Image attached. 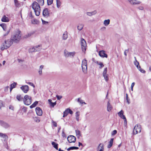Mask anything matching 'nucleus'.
Instances as JSON below:
<instances>
[{
	"label": "nucleus",
	"mask_w": 151,
	"mask_h": 151,
	"mask_svg": "<svg viewBox=\"0 0 151 151\" xmlns=\"http://www.w3.org/2000/svg\"><path fill=\"white\" fill-rule=\"evenodd\" d=\"M32 7L34 11L35 15L37 16H39L41 11L40 5L37 2L35 1L32 4Z\"/></svg>",
	"instance_id": "nucleus-1"
},
{
	"label": "nucleus",
	"mask_w": 151,
	"mask_h": 151,
	"mask_svg": "<svg viewBox=\"0 0 151 151\" xmlns=\"http://www.w3.org/2000/svg\"><path fill=\"white\" fill-rule=\"evenodd\" d=\"M21 37L20 32L17 30L15 32L13 35L11 37V39L13 42H18L20 40Z\"/></svg>",
	"instance_id": "nucleus-2"
},
{
	"label": "nucleus",
	"mask_w": 151,
	"mask_h": 151,
	"mask_svg": "<svg viewBox=\"0 0 151 151\" xmlns=\"http://www.w3.org/2000/svg\"><path fill=\"white\" fill-rule=\"evenodd\" d=\"M24 104L26 105H29L32 102V100L31 96L27 95H25L23 99Z\"/></svg>",
	"instance_id": "nucleus-3"
},
{
	"label": "nucleus",
	"mask_w": 151,
	"mask_h": 151,
	"mask_svg": "<svg viewBox=\"0 0 151 151\" xmlns=\"http://www.w3.org/2000/svg\"><path fill=\"white\" fill-rule=\"evenodd\" d=\"M81 67L83 72L84 74H86L87 73V61L86 59L82 60Z\"/></svg>",
	"instance_id": "nucleus-4"
},
{
	"label": "nucleus",
	"mask_w": 151,
	"mask_h": 151,
	"mask_svg": "<svg viewBox=\"0 0 151 151\" xmlns=\"http://www.w3.org/2000/svg\"><path fill=\"white\" fill-rule=\"evenodd\" d=\"M141 130V126L138 124H136L134 126L133 130V134H136L139 133H140Z\"/></svg>",
	"instance_id": "nucleus-5"
},
{
	"label": "nucleus",
	"mask_w": 151,
	"mask_h": 151,
	"mask_svg": "<svg viewBox=\"0 0 151 151\" xmlns=\"http://www.w3.org/2000/svg\"><path fill=\"white\" fill-rule=\"evenodd\" d=\"M118 116L121 119H123L124 120V124L125 126L127 125V121L126 117L124 115V111L122 110H121L118 113Z\"/></svg>",
	"instance_id": "nucleus-6"
},
{
	"label": "nucleus",
	"mask_w": 151,
	"mask_h": 151,
	"mask_svg": "<svg viewBox=\"0 0 151 151\" xmlns=\"http://www.w3.org/2000/svg\"><path fill=\"white\" fill-rule=\"evenodd\" d=\"M75 54V52L74 51L72 52H69L66 50L64 51V55L66 58H72L74 56Z\"/></svg>",
	"instance_id": "nucleus-7"
},
{
	"label": "nucleus",
	"mask_w": 151,
	"mask_h": 151,
	"mask_svg": "<svg viewBox=\"0 0 151 151\" xmlns=\"http://www.w3.org/2000/svg\"><path fill=\"white\" fill-rule=\"evenodd\" d=\"M81 44L82 51L85 52L86 50L87 44L85 40L83 38L81 40Z\"/></svg>",
	"instance_id": "nucleus-8"
},
{
	"label": "nucleus",
	"mask_w": 151,
	"mask_h": 151,
	"mask_svg": "<svg viewBox=\"0 0 151 151\" xmlns=\"http://www.w3.org/2000/svg\"><path fill=\"white\" fill-rule=\"evenodd\" d=\"M127 1L132 5H139L141 3L140 1L137 0H127Z\"/></svg>",
	"instance_id": "nucleus-9"
},
{
	"label": "nucleus",
	"mask_w": 151,
	"mask_h": 151,
	"mask_svg": "<svg viewBox=\"0 0 151 151\" xmlns=\"http://www.w3.org/2000/svg\"><path fill=\"white\" fill-rule=\"evenodd\" d=\"M107 68H104L102 73L103 76L106 82H107L109 80L108 75L107 73Z\"/></svg>",
	"instance_id": "nucleus-10"
},
{
	"label": "nucleus",
	"mask_w": 151,
	"mask_h": 151,
	"mask_svg": "<svg viewBox=\"0 0 151 151\" xmlns=\"http://www.w3.org/2000/svg\"><path fill=\"white\" fill-rule=\"evenodd\" d=\"M76 137L73 135H70L67 138V140L69 143H74L76 141Z\"/></svg>",
	"instance_id": "nucleus-11"
},
{
	"label": "nucleus",
	"mask_w": 151,
	"mask_h": 151,
	"mask_svg": "<svg viewBox=\"0 0 151 151\" xmlns=\"http://www.w3.org/2000/svg\"><path fill=\"white\" fill-rule=\"evenodd\" d=\"M43 16L45 18H47L50 16V13L48 9L47 8L44 9L42 12Z\"/></svg>",
	"instance_id": "nucleus-12"
},
{
	"label": "nucleus",
	"mask_w": 151,
	"mask_h": 151,
	"mask_svg": "<svg viewBox=\"0 0 151 151\" xmlns=\"http://www.w3.org/2000/svg\"><path fill=\"white\" fill-rule=\"evenodd\" d=\"M4 41L8 48L12 45L13 42L11 38L7 40H5Z\"/></svg>",
	"instance_id": "nucleus-13"
},
{
	"label": "nucleus",
	"mask_w": 151,
	"mask_h": 151,
	"mask_svg": "<svg viewBox=\"0 0 151 151\" xmlns=\"http://www.w3.org/2000/svg\"><path fill=\"white\" fill-rule=\"evenodd\" d=\"M20 88L24 93H27L29 90V87L27 85L23 86L20 87Z\"/></svg>",
	"instance_id": "nucleus-14"
},
{
	"label": "nucleus",
	"mask_w": 151,
	"mask_h": 151,
	"mask_svg": "<svg viewBox=\"0 0 151 151\" xmlns=\"http://www.w3.org/2000/svg\"><path fill=\"white\" fill-rule=\"evenodd\" d=\"M0 124L1 126L5 128H7L10 126L9 124L2 120L0 121Z\"/></svg>",
	"instance_id": "nucleus-15"
},
{
	"label": "nucleus",
	"mask_w": 151,
	"mask_h": 151,
	"mask_svg": "<svg viewBox=\"0 0 151 151\" xmlns=\"http://www.w3.org/2000/svg\"><path fill=\"white\" fill-rule=\"evenodd\" d=\"M35 111L37 115L41 116L42 114V109L39 107H37L35 109Z\"/></svg>",
	"instance_id": "nucleus-16"
},
{
	"label": "nucleus",
	"mask_w": 151,
	"mask_h": 151,
	"mask_svg": "<svg viewBox=\"0 0 151 151\" xmlns=\"http://www.w3.org/2000/svg\"><path fill=\"white\" fill-rule=\"evenodd\" d=\"M99 55L102 58L105 57L107 58V55L105 53V51L104 50L100 51L99 52Z\"/></svg>",
	"instance_id": "nucleus-17"
},
{
	"label": "nucleus",
	"mask_w": 151,
	"mask_h": 151,
	"mask_svg": "<svg viewBox=\"0 0 151 151\" xmlns=\"http://www.w3.org/2000/svg\"><path fill=\"white\" fill-rule=\"evenodd\" d=\"M5 43H6L4 41L2 43L0 46V49L1 50H4L7 49L8 48Z\"/></svg>",
	"instance_id": "nucleus-18"
},
{
	"label": "nucleus",
	"mask_w": 151,
	"mask_h": 151,
	"mask_svg": "<svg viewBox=\"0 0 151 151\" xmlns=\"http://www.w3.org/2000/svg\"><path fill=\"white\" fill-rule=\"evenodd\" d=\"M97 151H103L104 150V145L103 144L100 143L98 145L97 148Z\"/></svg>",
	"instance_id": "nucleus-19"
},
{
	"label": "nucleus",
	"mask_w": 151,
	"mask_h": 151,
	"mask_svg": "<svg viewBox=\"0 0 151 151\" xmlns=\"http://www.w3.org/2000/svg\"><path fill=\"white\" fill-rule=\"evenodd\" d=\"M44 67V65H41L39 67V69H38V73L39 74V75L41 76L42 75V70L43 68Z\"/></svg>",
	"instance_id": "nucleus-20"
},
{
	"label": "nucleus",
	"mask_w": 151,
	"mask_h": 151,
	"mask_svg": "<svg viewBox=\"0 0 151 151\" xmlns=\"http://www.w3.org/2000/svg\"><path fill=\"white\" fill-rule=\"evenodd\" d=\"M9 18L6 17L5 15H4L1 19V21L4 22H9Z\"/></svg>",
	"instance_id": "nucleus-21"
},
{
	"label": "nucleus",
	"mask_w": 151,
	"mask_h": 151,
	"mask_svg": "<svg viewBox=\"0 0 151 151\" xmlns=\"http://www.w3.org/2000/svg\"><path fill=\"white\" fill-rule=\"evenodd\" d=\"M112 109V107L111 105L110 104L109 102V101L107 102V111L108 112H110L111 111Z\"/></svg>",
	"instance_id": "nucleus-22"
},
{
	"label": "nucleus",
	"mask_w": 151,
	"mask_h": 151,
	"mask_svg": "<svg viewBox=\"0 0 151 151\" xmlns=\"http://www.w3.org/2000/svg\"><path fill=\"white\" fill-rule=\"evenodd\" d=\"M68 37V33L67 31H65L63 35V40H66Z\"/></svg>",
	"instance_id": "nucleus-23"
},
{
	"label": "nucleus",
	"mask_w": 151,
	"mask_h": 151,
	"mask_svg": "<svg viewBox=\"0 0 151 151\" xmlns=\"http://www.w3.org/2000/svg\"><path fill=\"white\" fill-rule=\"evenodd\" d=\"M35 51H38L41 49V45H38L34 46Z\"/></svg>",
	"instance_id": "nucleus-24"
},
{
	"label": "nucleus",
	"mask_w": 151,
	"mask_h": 151,
	"mask_svg": "<svg viewBox=\"0 0 151 151\" xmlns=\"http://www.w3.org/2000/svg\"><path fill=\"white\" fill-rule=\"evenodd\" d=\"M97 13L96 11H94L91 12H87L86 14L88 16H91L95 15Z\"/></svg>",
	"instance_id": "nucleus-25"
},
{
	"label": "nucleus",
	"mask_w": 151,
	"mask_h": 151,
	"mask_svg": "<svg viewBox=\"0 0 151 151\" xmlns=\"http://www.w3.org/2000/svg\"><path fill=\"white\" fill-rule=\"evenodd\" d=\"M110 20L109 19L105 20L103 22V24L104 26H107L109 24Z\"/></svg>",
	"instance_id": "nucleus-26"
},
{
	"label": "nucleus",
	"mask_w": 151,
	"mask_h": 151,
	"mask_svg": "<svg viewBox=\"0 0 151 151\" xmlns=\"http://www.w3.org/2000/svg\"><path fill=\"white\" fill-rule=\"evenodd\" d=\"M35 49L34 46L32 47L29 48L28 50L29 52L32 53L33 52H35Z\"/></svg>",
	"instance_id": "nucleus-27"
},
{
	"label": "nucleus",
	"mask_w": 151,
	"mask_h": 151,
	"mask_svg": "<svg viewBox=\"0 0 151 151\" xmlns=\"http://www.w3.org/2000/svg\"><path fill=\"white\" fill-rule=\"evenodd\" d=\"M95 63H96V64L99 65V68L100 69H101L104 66V65H103V63L102 62H99L98 61H97L96 62H95Z\"/></svg>",
	"instance_id": "nucleus-28"
},
{
	"label": "nucleus",
	"mask_w": 151,
	"mask_h": 151,
	"mask_svg": "<svg viewBox=\"0 0 151 151\" xmlns=\"http://www.w3.org/2000/svg\"><path fill=\"white\" fill-rule=\"evenodd\" d=\"M56 6L57 8H59L61 6V2L60 0H56Z\"/></svg>",
	"instance_id": "nucleus-29"
},
{
	"label": "nucleus",
	"mask_w": 151,
	"mask_h": 151,
	"mask_svg": "<svg viewBox=\"0 0 151 151\" xmlns=\"http://www.w3.org/2000/svg\"><path fill=\"white\" fill-rule=\"evenodd\" d=\"M17 85V83L15 82H14L12 83L10 85V91L11 92L12 89L15 87Z\"/></svg>",
	"instance_id": "nucleus-30"
},
{
	"label": "nucleus",
	"mask_w": 151,
	"mask_h": 151,
	"mask_svg": "<svg viewBox=\"0 0 151 151\" xmlns=\"http://www.w3.org/2000/svg\"><path fill=\"white\" fill-rule=\"evenodd\" d=\"M34 34L33 32H31L30 33H28L26 35L24 36V38H28L30 36H31L32 35Z\"/></svg>",
	"instance_id": "nucleus-31"
},
{
	"label": "nucleus",
	"mask_w": 151,
	"mask_h": 151,
	"mask_svg": "<svg viewBox=\"0 0 151 151\" xmlns=\"http://www.w3.org/2000/svg\"><path fill=\"white\" fill-rule=\"evenodd\" d=\"M80 115V112L79 111H77L75 114L76 119L77 121H79V116Z\"/></svg>",
	"instance_id": "nucleus-32"
},
{
	"label": "nucleus",
	"mask_w": 151,
	"mask_h": 151,
	"mask_svg": "<svg viewBox=\"0 0 151 151\" xmlns=\"http://www.w3.org/2000/svg\"><path fill=\"white\" fill-rule=\"evenodd\" d=\"M113 138H111L110 139L109 142V144L108 145L107 147L109 148H110L113 145Z\"/></svg>",
	"instance_id": "nucleus-33"
},
{
	"label": "nucleus",
	"mask_w": 151,
	"mask_h": 151,
	"mask_svg": "<svg viewBox=\"0 0 151 151\" xmlns=\"http://www.w3.org/2000/svg\"><path fill=\"white\" fill-rule=\"evenodd\" d=\"M134 58L135 59V60L134 62V64L136 66L137 68H138V67L139 66V63L137 60L136 58L134 57Z\"/></svg>",
	"instance_id": "nucleus-34"
},
{
	"label": "nucleus",
	"mask_w": 151,
	"mask_h": 151,
	"mask_svg": "<svg viewBox=\"0 0 151 151\" xmlns=\"http://www.w3.org/2000/svg\"><path fill=\"white\" fill-rule=\"evenodd\" d=\"M16 98L19 101H22L23 100V99L22 98V97L21 95L19 94L17 96H16Z\"/></svg>",
	"instance_id": "nucleus-35"
},
{
	"label": "nucleus",
	"mask_w": 151,
	"mask_h": 151,
	"mask_svg": "<svg viewBox=\"0 0 151 151\" xmlns=\"http://www.w3.org/2000/svg\"><path fill=\"white\" fill-rule=\"evenodd\" d=\"M52 145L56 150H58V144L55 142H52Z\"/></svg>",
	"instance_id": "nucleus-36"
},
{
	"label": "nucleus",
	"mask_w": 151,
	"mask_h": 151,
	"mask_svg": "<svg viewBox=\"0 0 151 151\" xmlns=\"http://www.w3.org/2000/svg\"><path fill=\"white\" fill-rule=\"evenodd\" d=\"M38 3V4L42 6L44 4V0H36Z\"/></svg>",
	"instance_id": "nucleus-37"
},
{
	"label": "nucleus",
	"mask_w": 151,
	"mask_h": 151,
	"mask_svg": "<svg viewBox=\"0 0 151 151\" xmlns=\"http://www.w3.org/2000/svg\"><path fill=\"white\" fill-rule=\"evenodd\" d=\"M38 103V102L37 101H35L32 105H31L30 106V107L31 109L33 108L36 106L37 105Z\"/></svg>",
	"instance_id": "nucleus-38"
},
{
	"label": "nucleus",
	"mask_w": 151,
	"mask_h": 151,
	"mask_svg": "<svg viewBox=\"0 0 151 151\" xmlns=\"http://www.w3.org/2000/svg\"><path fill=\"white\" fill-rule=\"evenodd\" d=\"M75 132L76 136L78 138H79L81 136L80 131L79 130L77 129L76 130Z\"/></svg>",
	"instance_id": "nucleus-39"
},
{
	"label": "nucleus",
	"mask_w": 151,
	"mask_h": 151,
	"mask_svg": "<svg viewBox=\"0 0 151 151\" xmlns=\"http://www.w3.org/2000/svg\"><path fill=\"white\" fill-rule=\"evenodd\" d=\"M0 26H1L2 28L3 29L4 31H6L7 27L6 26L5 24L3 23L1 24H0Z\"/></svg>",
	"instance_id": "nucleus-40"
},
{
	"label": "nucleus",
	"mask_w": 151,
	"mask_h": 151,
	"mask_svg": "<svg viewBox=\"0 0 151 151\" xmlns=\"http://www.w3.org/2000/svg\"><path fill=\"white\" fill-rule=\"evenodd\" d=\"M83 24H80L77 27V28L78 30L80 31L83 29Z\"/></svg>",
	"instance_id": "nucleus-41"
},
{
	"label": "nucleus",
	"mask_w": 151,
	"mask_h": 151,
	"mask_svg": "<svg viewBox=\"0 0 151 151\" xmlns=\"http://www.w3.org/2000/svg\"><path fill=\"white\" fill-rule=\"evenodd\" d=\"M68 113H69L68 111V109H67L63 112V117H64L65 116H66L68 115Z\"/></svg>",
	"instance_id": "nucleus-42"
},
{
	"label": "nucleus",
	"mask_w": 151,
	"mask_h": 151,
	"mask_svg": "<svg viewBox=\"0 0 151 151\" xmlns=\"http://www.w3.org/2000/svg\"><path fill=\"white\" fill-rule=\"evenodd\" d=\"M0 137H3L5 139L7 138V137L5 134L1 133H0Z\"/></svg>",
	"instance_id": "nucleus-43"
},
{
	"label": "nucleus",
	"mask_w": 151,
	"mask_h": 151,
	"mask_svg": "<svg viewBox=\"0 0 151 151\" xmlns=\"http://www.w3.org/2000/svg\"><path fill=\"white\" fill-rule=\"evenodd\" d=\"M32 22L34 24H37L38 23V21L37 20L35 19L32 21Z\"/></svg>",
	"instance_id": "nucleus-44"
},
{
	"label": "nucleus",
	"mask_w": 151,
	"mask_h": 151,
	"mask_svg": "<svg viewBox=\"0 0 151 151\" xmlns=\"http://www.w3.org/2000/svg\"><path fill=\"white\" fill-rule=\"evenodd\" d=\"M137 68L141 73H145V71L144 70L142 69L140 66Z\"/></svg>",
	"instance_id": "nucleus-45"
},
{
	"label": "nucleus",
	"mask_w": 151,
	"mask_h": 151,
	"mask_svg": "<svg viewBox=\"0 0 151 151\" xmlns=\"http://www.w3.org/2000/svg\"><path fill=\"white\" fill-rule=\"evenodd\" d=\"M78 100V101L79 102L80 104H86V103L84 102L83 100H81L80 99V98H78V99H77Z\"/></svg>",
	"instance_id": "nucleus-46"
},
{
	"label": "nucleus",
	"mask_w": 151,
	"mask_h": 151,
	"mask_svg": "<svg viewBox=\"0 0 151 151\" xmlns=\"http://www.w3.org/2000/svg\"><path fill=\"white\" fill-rule=\"evenodd\" d=\"M53 0H47V4L48 5H50L53 2Z\"/></svg>",
	"instance_id": "nucleus-47"
},
{
	"label": "nucleus",
	"mask_w": 151,
	"mask_h": 151,
	"mask_svg": "<svg viewBox=\"0 0 151 151\" xmlns=\"http://www.w3.org/2000/svg\"><path fill=\"white\" fill-rule=\"evenodd\" d=\"M4 106V105L3 104V101L1 100H0V109H1L2 107Z\"/></svg>",
	"instance_id": "nucleus-48"
},
{
	"label": "nucleus",
	"mask_w": 151,
	"mask_h": 151,
	"mask_svg": "<svg viewBox=\"0 0 151 151\" xmlns=\"http://www.w3.org/2000/svg\"><path fill=\"white\" fill-rule=\"evenodd\" d=\"M52 124L53 126L56 127H57V123L55 121H53V120H52Z\"/></svg>",
	"instance_id": "nucleus-49"
},
{
	"label": "nucleus",
	"mask_w": 151,
	"mask_h": 151,
	"mask_svg": "<svg viewBox=\"0 0 151 151\" xmlns=\"http://www.w3.org/2000/svg\"><path fill=\"white\" fill-rule=\"evenodd\" d=\"M137 8L139 10H143L144 9V7L143 6H138V7Z\"/></svg>",
	"instance_id": "nucleus-50"
},
{
	"label": "nucleus",
	"mask_w": 151,
	"mask_h": 151,
	"mask_svg": "<svg viewBox=\"0 0 151 151\" xmlns=\"http://www.w3.org/2000/svg\"><path fill=\"white\" fill-rule=\"evenodd\" d=\"M56 97L58 100H60L62 98V96H58V95L56 96Z\"/></svg>",
	"instance_id": "nucleus-51"
},
{
	"label": "nucleus",
	"mask_w": 151,
	"mask_h": 151,
	"mask_svg": "<svg viewBox=\"0 0 151 151\" xmlns=\"http://www.w3.org/2000/svg\"><path fill=\"white\" fill-rule=\"evenodd\" d=\"M117 133V131L116 130H114L111 133V135H114Z\"/></svg>",
	"instance_id": "nucleus-52"
},
{
	"label": "nucleus",
	"mask_w": 151,
	"mask_h": 151,
	"mask_svg": "<svg viewBox=\"0 0 151 151\" xmlns=\"http://www.w3.org/2000/svg\"><path fill=\"white\" fill-rule=\"evenodd\" d=\"M10 31V29H9L7 31V32L6 33L4 34L3 36H5L7 35L9 32Z\"/></svg>",
	"instance_id": "nucleus-53"
},
{
	"label": "nucleus",
	"mask_w": 151,
	"mask_h": 151,
	"mask_svg": "<svg viewBox=\"0 0 151 151\" xmlns=\"http://www.w3.org/2000/svg\"><path fill=\"white\" fill-rule=\"evenodd\" d=\"M70 147L71 150H74V149L77 150V149H78L79 148L78 147Z\"/></svg>",
	"instance_id": "nucleus-54"
},
{
	"label": "nucleus",
	"mask_w": 151,
	"mask_h": 151,
	"mask_svg": "<svg viewBox=\"0 0 151 151\" xmlns=\"http://www.w3.org/2000/svg\"><path fill=\"white\" fill-rule=\"evenodd\" d=\"M27 83L31 86H33V87H35V85L33 83L31 82H27Z\"/></svg>",
	"instance_id": "nucleus-55"
},
{
	"label": "nucleus",
	"mask_w": 151,
	"mask_h": 151,
	"mask_svg": "<svg viewBox=\"0 0 151 151\" xmlns=\"http://www.w3.org/2000/svg\"><path fill=\"white\" fill-rule=\"evenodd\" d=\"M129 50H125L124 52V55L126 56H127V53H128L129 52Z\"/></svg>",
	"instance_id": "nucleus-56"
},
{
	"label": "nucleus",
	"mask_w": 151,
	"mask_h": 151,
	"mask_svg": "<svg viewBox=\"0 0 151 151\" xmlns=\"http://www.w3.org/2000/svg\"><path fill=\"white\" fill-rule=\"evenodd\" d=\"M134 84H135V83L134 82L132 83L131 84V89L132 91H133V87L134 86Z\"/></svg>",
	"instance_id": "nucleus-57"
},
{
	"label": "nucleus",
	"mask_w": 151,
	"mask_h": 151,
	"mask_svg": "<svg viewBox=\"0 0 151 151\" xmlns=\"http://www.w3.org/2000/svg\"><path fill=\"white\" fill-rule=\"evenodd\" d=\"M42 21L43 24H47L48 23V22L45 21L42 19Z\"/></svg>",
	"instance_id": "nucleus-58"
},
{
	"label": "nucleus",
	"mask_w": 151,
	"mask_h": 151,
	"mask_svg": "<svg viewBox=\"0 0 151 151\" xmlns=\"http://www.w3.org/2000/svg\"><path fill=\"white\" fill-rule=\"evenodd\" d=\"M68 113L70 114H73V111L71 110L70 109L68 108Z\"/></svg>",
	"instance_id": "nucleus-59"
},
{
	"label": "nucleus",
	"mask_w": 151,
	"mask_h": 151,
	"mask_svg": "<svg viewBox=\"0 0 151 151\" xmlns=\"http://www.w3.org/2000/svg\"><path fill=\"white\" fill-rule=\"evenodd\" d=\"M14 2L16 6L18 5L19 4L17 0H14Z\"/></svg>",
	"instance_id": "nucleus-60"
},
{
	"label": "nucleus",
	"mask_w": 151,
	"mask_h": 151,
	"mask_svg": "<svg viewBox=\"0 0 151 151\" xmlns=\"http://www.w3.org/2000/svg\"><path fill=\"white\" fill-rule=\"evenodd\" d=\"M9 88V86H7L6 87L4 88V91H7Z\"/></svg>",
	"instance_id": "nucleus-61"
},
{
	"label": "nucleus",
	"mask_w": 151,
	"mask_h": 151,
	"mask_svg": "<svg viewBox=\"0 0 151 151\" xmlns=\"http://www.w3.org/2000/svg\"><path fill=\"white\" fill-rule=\"evenodd\" d=\"M56 104V102H55L54 103L52 102L50 105L54 107Z\"/></svg>",
	"instance_id": "nucleus-62"
},
{
	"label": "nucleus",
	"mask_w": 151,
	"mask_h": 151,
	"mask_svg": "<svg viewBox=\"0 0 151 151\" xmlns=\"http://www.w3.org/2000/svg\"><path fill=\"white\" fill-rule=\"evenodd\" d=\"M9 109H11V110H14V107H13V106H9Z\"/></svg>",
	"instance_id": "nucleus-63"
},
{
	"label": "nucleus",
	"mask_w": 151,
	"mask_h": 151,
	"mask_svg": "<svg viewBox=\"0 0 151 151\" xmlns=\"http://www.w3.org/2000/svg\"><path fill=\"white\" fill-rule=\"evenodd\" d=\"M36 119H35V121L37 122H39L40 121V120L39 119L36 117Z\"/></svg>",
	"instance_id": "nucleus-64"
}]
</instances>
